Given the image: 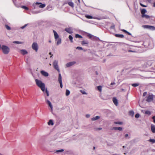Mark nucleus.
I'll return each mask as SVG.
<instances>
[{
  "label": "nucleus",
  "instance_id": "1",
  "mask_svg": "<svg viewBox=\"0 0 155 155\" xmlns=\"http://www.w3.org/2000/svg\"><path fill=\"white\" fill-rule=\"evenodd\" d=\"M36 85L40 87L42 91L44 92L45 91V84L41 81L37 79L35 80Z\"/></svg>",
  "mask_w": 155,
  "mask_h": 155
},
{
  "label": "nucleus",
  "instance_id": "2",
  "mask_svg": "<svg viewBox=\"0 0 155 155\" xmlns=\"http://www.w3.org/2000/svg\"><path fill=\"white\" fill-rule=\"evenodd\" d=\"M2 49L3 53L5 54H8L10 51L9 48L8 46L4 45L2 46Z\"/></svg>",
  "mask_w": 155,
  "mask_h": 155
},
{
  "label": "nucleus",
  "instance_id": "3",
  "mask_svg": "<svg viewBox=\"0 0 155 155\" xmlns=\"http://www.w3.org/2000/svg\"><path fill=\"white\" fill-rule=\"evenodd\" d=\"M32 48L36 52H37L38 50V44L36 42H34L32 45Z\"/></svg>",
  "mask_w": 155,
  "mask_h": 155
},
{
  "label": "nucleus",
  "instance_id": "4",
  "mask_svg": "<svg viewBox=\"0 0 155 155\" xmlns=\"http://www.w3.org/2000/svg\"><path fill=\"white\" fill-rule=\"evenodd\" d=\"M53 65L55 69L57 70L58 72H59V69L58 65V61L56 60L54 61L53 62Z\"/></svg>",
  "mask_w": 155,
  "mask_h": 155
},
{
  "label": "nucleus",
  "instance_id": "5",
  "mask_svg": "<svg viewBox=\"0 0 155 155\" xmlns=\"http://www.w3.org/2000/svg\"><path fill=\"white\" fill-rule=\"evenodd\" d=\"M153 100V95H149L146 99V101L148 102H150Z\"/></svg>",
  "mask_w": 155,
  "mask_h": 155
},
{
  "label": "nucleus",
  "instance_id": "6",
  "mask_svg": "<svg viewBox=\"0 0 155 155\" xmlns=\"http://www.w3.org/2000/svg\"><path fill=\"white\" fill-rule=\"evenodd\" d=\"M40 5L39 6V7L41 8H44L46 6L45 4H41V3L40 2H36L34 3L33 4L34 5Z\"/></svg>",
  "mask_w": 155,
  "mask_h": 155
},
{
  "label": "nucleus",
  "instance_id": "7",
  "mask_svg": "<svg viewBox=\"0 0 155 155\" xmlns=\"http://www.w3.org/2000/svg\"><path fill=\"white\" fill-rule=\"evenodd\" d=\"M87 36L90 39H91L92 40H94L96 38V37H95L93 35L89 33H87Z\"/></svg>",
  "mask_w": 155,
  "mask_h": 155
},
{
  "label": "nucleus",
  "instance_id": "8",
  "mask_svg": "<svg viewBox=\"0 0 155 155\" xmlns=\"http://www.w3.org/2000/svg\"><path fill=\"white\" fill-rule=\"evenodd\" d=\"M53 32L54 33V37L55 39V40L56 41V40H57V39L58 38H59V36L58 34H57V33L55 31L53 30Z\"/></svg>",
  "mask_w": 155,
  "mask_h": 155
},
{
  "label": "nucleus",
  "instance_id": "9",
  "mask_svg": "<svg viewBox=\"0 0 155 155\" xmlns=\"http://www.w3.org/2000/svg\"><path fill=\"white\" fill-rule=\"evenodd\" d=\"M75 63V62H71L66 64V66L67 67H69L73 65Z\"/></svg>",
  "mask_w": 155,
  "mask_h": 155
},
{
  "label": "nucleus",
  "instance_id": "10",
  "mask_svg": "<svg viewBox=\"0 0 155 155\" xmlns=\"http://www.w3.org/2000/svg\"><path fill=\"white\" fill-rule=\"evenodd\" d=\"M46 101L47 103L48 104V105L50 107L51 109L52 110L53 107L51 104V102L49 100H47L46 98Z\"/></svg>",
  "mask_w": 155,
  "mask_h": 155
},
{
  "label": "nucleus",
  "instance_id": "11",
  "mask_svg": "<svg viewBox=\"0 0 155 155\" xmlns=\"http://www.w3.org/2000/svg\"><path fill=\"white\" fill-rule=\"evenodd\" d=\"M41 74L42 75L45 77H47L48 76V73L47 72L44 71H41Z\"/></svg>",
  "mask_w": 155,
  "mask_h": 155
},
{
  "label": "nucleus",
  "instance_id": "12",
  "mask_svg": "<svg viewBox=\"0 0 155 155\" xmlns=\"http://www.w3.org/2000/svg\"><path fill=\"white\" fill-rule=\"evenodd\" d=\"M65 31L69 34H71L73 32L71 28H66L65 29Z\"/></svg>",
  "mask_w": 155,
  "mask_h": 155
},
{
  "label": "nucleus",
  "instance_id": "13",
  "mask_svg": "<svg viewBox=\"0 0 155 155\" xmlns=\"http://www.w3.org/2000/svg\"><path fill=\"white\" fill-rule=\"evenodd\" d=\"M151 129L153 133H155V125L152 124L151 126Z\"/></svg>",
  "mask_w": 155,
  "mask_h": 155
},
{
  "label": "nucleus",
  "instance_id": "14",
  "mask_svg": "<svg viewBox=\"0 0 155 155\" xmlns=\"http://www.w3.org/2000/svg\"><path fill=\"white\" fill-rule=\"evenodd\" d=\"M21 53L23 55H25L28 53L27 51L25 50H21L20 51Z\"/></svg>",
  "mask_w": 155,
  "mask_h": 155
},
{
  "label": "nucleus",
  "instance_id": "15",
  "mask_svg": "<svg viewBox=\"0 0 155 155\" xmlns=\"http://www.w3.org/2000/svg\"><path fill=\"white\" fill-rule=\"evenodd\" d=\"M89 42L87 41H83L81 42V44L82 45H88Z\"/></svg>",
  "mask_w": 155,
  "mask_h": 155
},
{
  "label": "nucleus",
  "instance_id": "16",
  "mask_svg": "<svg viewBox=\"0 0 155 155\" xmlns=\"http://www.w3.org/2000/svg\"><path fill=\"white\" fill-rule=\"evenodd\" d=\"M115 36L117 37L121 38H123L124 37V35L122 34H116Z\"/></svg>",
  "mask_w": 155,
  "mask_h": 155
},
{
  "label": "nucleus",
  "instance_id": "17",
  "mask_svg": "<svg viewBox=\"0 0 155 155\" xmlns=\"http://www.w3.org/2000/svg\"><path fill=\"white\" fill-rule=\"evenodd\" d=\"M57 42L56 44L57 45H58L61 43V38H59L57 39Z\"/></svg>",
  "mask_w": 155,
  "mask_h": 155
},
{
  "label": "nucleus",
  "instance_id": "18",
  "mask_svg": "<svg viewBox=\"0 0 155 155\" xmlns=\"http://www.w3.org/2000/svg\"><path fill=\"white\" fill-rule=\"evenodd\" d=\"M113 101L114 104L116 105H117L118 102L117 99L116 98H113Z\"/></svg>",
  "mask_w": 155,
  "mask_h": 155
},
{
  "label": "nucleus",
  "instance_id": "19",
  "mask_svg": "<svg viewBox=\"0 0 155 155\" xmlns=\"http://www.w3.org/2000/svg\"><path fill=\"white\" fill-rule=\"evenodd\" d=\"M100 118V117L99 116H96L95 117H94L91 119V120L93 121L95 120H98Z\"/></svg>",
  "mask_w": 155,
  "mask_h": 155
},
{
  "label": "nucleus",
  "instance_id": "20",
  "mask_svg": "<svg viewBox=\"0 0 155 155\" xmlns=\"http://www.w3.org/2000/svg\"><path fill=\"white\" fill-rule=\"evenodd\" d=\"M58 81L59 82H62V77L61 74H59L58 75Z\"/></svg>",
  "mask_w": 155,
  "mask_h": 155
},
{
  "label": "nucleus",
  "instance_id": "21",
  "mask_svg": "<svg viewBox=\"0 0 155 155\" xmlns=\"http://www.w3.org/2000/svg\"><path fill=\"white\" fill-rule=\"evenodd\" d=\"M142 17L143 18H145L146 19H149L150 18V16H149L145 14L142 15Z\"/></svg>",
  "mask_w": 155,
  "mask_h": 155
},
{
  "label": "nucleus",
  "instance_id": "22",
  "mask_svg": "<svg viewBox=\"0 0 155 155\" xmlns=\"http://www.w3.org/2000/svg\"><path fill=\"white\" fill-rule=\"evenodd\" d=\"M146 10L145 9H143L141 10V13L142 14V15H144L145 13L146 12Z\"/></svg>",
  "mask_w": 155,
  "mask_h": 155
},
{
  "label": "nucleus",
  "instance_id": "23",
  "mask_svg": "<svg viewBox=\"0 0 155 155\" xmlns=\"http://www.w3.org/2000/svg\"><path fill=\"white\" fill-rule=\"evenodd\" d=\"M48 124L49 125H53L54 123L52 120H50L48 122Z\"/></svg>",
  "mask_w": 155,
  "mask_h": 155
},
{
  "label": "nucleus",
  "instance_id": "24",
  "mask_svg": "<svg viewBox=\"0 0 155 155\" xmlns=\"http://www.w3.org/2000/svg\"><path fill=\"white\" fill-rule=\"evenodd\" d=\"M150 25H143L142 27L144 28H147L149 29Z\"/></svg>",
  "mask_w": 155,
  "mask_h": 155
},
{
  "label": "nucleus",
  "instance_id": "25",
  "mask_svg": "<svg viewBox=\"0 0 155 155\" xmlns=\"http://www.w3.org/2000/svg\"><path fill=\"white\" fill-rule=\"evenodd\" d=\"M102 87L101 86L97 87V89L100 92H101L102 91Z\"/></svg>",
  "mask_w": 155,
  "mask_h": 155
},
{
  "label": "nucleus",
  "instance_id": "26",
  "mask_svg": "<svg viewBox=\"0 0 155 155\" xmlns=\"http://www.w3.org/2000/svg\"><path fill=\"white\" fill-rule=\"evenodd\" d=\"M69 5L72 7H73L74 6V3L71 2H70L68 3Z\"/></svg>",
  "mask_w": 155,
  "mask_h": 155
},
{
  "label": "nucleus",
  "instance_id": "27",
  "mask_svg": "<svg viewBox=\"0 0 155 155\" xmlns=\"http://www.w3.org/2000/svg\"><path fill=\"white\" fill-rule=\"evenodd\" d=\"M85 17L87 18L88 19H92L93 18L92 16L89 15H86L85 16Z\"/></svg>",
  "mask_w": 155,
  "mask_h": 155
},
{
  "label": "nucleus",
  "instance_id": "28",
  "mask_svg": "<svg viewBox=\"0 0 155 155\" xmlns=\"http://www.w3.org/2000/svg\"><path fill=\"white\" fill-rule=\"evenodd\" d=\"M75 37L76 38H82V37L80 35H79L78 34H76L75 35Z\"/></svg>",
  "mask_w": 155,
  "mask_h": 155
},
{
  "label": "nucleus",
  "instance_id": "29",
  "mask_svg": "<svg viewBox=\"0 0 155 155\" xmlns=\"http://www.w3.org/2000/svg\"><path fill=\"white\" fill-rule=\"evenodd\" d=\"M129 115L132 116L133 117L134 115V112L133 111H130L129 112Z\"/></svg>",
  "mask_w": 155,
  "mask_h": 155
},
{
  "label": "nucleus",
  "instance_id": "30",
  "mask_svg": "<svg viewBox=\"0 0 155 155\" xmlns=\"http://www.w3.org/2000/svg\"><path fill=\"white\" fill-rule=\"evenodd\" d=\"M132 86L134 87H136L138 86L139 84L138 83H134L131 84Z\"/></svg>",
  "mask_w": 155,
  "mask_h": 155
},
{
  "label": "nucleus",
  "instance_id": "31",
  "mask_svg": "<svg viewBox=\"0 0 155 155\" xmlns=\"http://www.w3.org/2000/svg\"><path fill=\"white\" fill-rule=\"evenodd\" d=\"M70 94V92L69 90H66V95L67 96H68Z\"/></svg>",
  "mask_w": 155,
  "mask_h": 155
},
{
  "label": "nucleus",
  "instance_id": "32",
  "mask_svg": "<svg viewBox=\"0 0 155 155\" xmlns=\"http://www.w3.org/2000/svg\"><path fill=\"white\" fill-rule=\"evenodd\" d=\"M149 29L151 30H155V27L153 26L150 25V27Z\"/></svg>",
  "mask_w": 155,
  "mask_h": 155
},
{
  "label": "nucleus",
  "instance_id": "33",
  "mask_svg": "<svg viewBox=\"0 0 155 155\" xmlns=\"http://www.w3.org/2000/svg\"><path fill=\"white\" fill-rule=\"evenodd\" d=\"M69 38L71 42L72 43L73 42V41L72 37L71 35H69Z\"/></svg>",
  "mask_w": 155,
  "mask_h": 155
},
{
  "label": "nucleus",
  "instance_id": "34",
  "mask_svg": "<svg viewBox=\"0 0 155 155\" xmlns=\"http://www.w3.org/2000/svg\"><path fill=\"white\" fill-rule=\"evenodd\" d=\"M114 123L115 124H122V122H115Z\"/></svg>",
  "mask_w": 155,
  "mask_h": 155
},
{
  "label": "nucleus",
  "instance_id": "35",
  "mask_svg": "<svg viewBox=\"0 0 155 155\" xmlns=\"http://www.w3.org/2000/svg\"><path fill=\"white\" fill-rule=\"evenodd\" d=\"M149 141L150 142H151L152 143H155V140L153 139H150L149 140Z\"/></svg>",
  "mask_w": 155,
  "mask_h": 155
},
{
  "label": "nucleus",
  "instance_id": "36",
  "mask_svg": "<svg viewBox=\"0 0 155 155\" xmlns=\"http://www.w3.org/2000/svg\"><path fill=\"white\" fill-rule=\"evenodd\" d=\"M5 27L8 30H10L11 29L10 27L7 25H5Z\"/></svg>",
  "mask_w": 155,
  "mask_h": 155
},
{
  "label": "nucleus",
  "instance_id": "37",
  "mask_svg": "<svg viewBox=\"0 0 155 155\" xmlns=\"http://www.w3.org/2000/svg\"><path fill=\"white\" fill-rule=\"evenodd\" d=\"M76 49H78L79 50H83V48L81 47H77V48H76Z\"/></svg>",
  "mask_w": 155,
  "mask_h": 155
},
{
  "label": "nucleus",
  "instance_id": "38",
  "mask_svg": "<svg viewBox=\"0 0 155 155\" xmlns=\"http://www.w3.org/2000/svg\"><path fill=\"white\" fill-rule=\"evenodd\" d=\"M145 114H148L149 115H150V114H151V113L149 111H148V110H147L146 111V112H145Z\"/></svg>",
  "mask_w": 155,
  "mask_h": 155
},
{
  "label": "nucleus",
  "instance_id": "39",
  "mask_svg": "<svg viewBox=\"0 0 155 155\" xmlns=\"http://www.w3.org/2000/svg\"><path fill=\"white\" fill-rule=\"evenodd\" d=\"M22 8H24V9H25V10H28V8L27 7L25 6H22L21 7Z\"/></svg>",
  "mask_w": 155,
  "mask_h": 155
},
{
  "label": "nucleus",
  "instance_id": "40",
  "mask_svg": "<svg viewBox=\"0 0 155 155\" xmlns=\"http://www.w3.org/2000/svg\"><path fill=\"white\" fill-rule=\"evenodd\" d=\"M80 92L83 94H87V93L84 91L81 90H80Z\"/></svg>",
  "mask_w": 155,
  "mask_h": 155
},
{
  "label": "nucleus",
  "instance_id": "41",
  "mask_svg": "<svg viewBox=\"0 0 155 155\" xmlns=\"http://www.w3.org/2000/svg\"><path fill=\"white\" fill-rule=\"evenodd\" d=\"M139 117L140 114L138 113L136 114V115H135V117L136 118H138V117Z\"/></svg>",
  "mask_w": 155,
  "mask_h": 155
},
{
  "label": "nucleus",
  "instance_id": "42",
  "mask_svg": "<svg viewBox=\"0 0 155 155\" xmlns=\"http://www.w3.org/2000/svg\"><path fill=\"white\" fill-rule=\"evenodd\" d=\"M45 93L46 94L47 96H49V94L48 91L47 89H46L45 90Z\"/></svg>",
  "mask_w": 155,
  "mask_h": 155
},
{
  "label": "nucleus",
  "instance_id": "43",
  "mask_svg": "<svg viewBox=\"0 0 155 155\" xmlns=\"http://www.w3.org/2000/svg\"><path fill=\"white\" fill-rule=\"evenodd\" d=\"M28 25V24H25L22 27H21V28L22 29H23L24 28H25Z\"/></svg>",
  "mask_w": 155,
  "mask_h": 155
},
{
  "label": "nucleus",
  "instance_id": "44",
  "mask_svg": "<svg viewBox=\"0 0 155 155\" xmlns=\"http://www.w3.org/2000/svg\"><path fill=\"white\" fill-rule=\"evenodd\" d=\"M64 151L63 149H61L56 151V152H62Z\"/></svg>",
  "mask_w": 155,
  "mask_h": 155
},
{
  "label": "nucleus",
  "instance_id": "45",
  "mask_svg": "<svg viewBox=\"0 0 155 155\" xmlns=\"http://www.w3.org/2000/svg\"><path fill=\"white\" fill-rule=\"evenodd\" d=\"M59 83L60 84V87H61V88H62V87H63V85H62V82H59Z\"/></svg>",
  "mask_w": 155,
  "mask_h": 155
},
{
  "label": "nucleus",
  "instance_id": "46",
  "mask_svg": "<svg viewBox=\"0 0 155 155\" xmlns=\"http://www.w3.org/2000/svg\"><path fill=\"white\" fill-rule=\"evenodd\" d=\"M147 92H144L143 94V97H145V96H146V95H147Z\"/></svg>",
  "mask_w": 155,
  "mask_h": 155
},
{
  "label": "nucleus",
  "instance_id": "47",
  "mask_svg": "<svg viewBox=\"0 0 155 155\" xmlns=\"http://www.w3.org/2000/svg\"><path fill=\"white\" fill-rule=\"evenodd\" d=\"M122 128L121 127H118V128H117V130L120 131L121 130H122Z\"/></svg>",
  "mask_w": 155,
  "mask_h": 155
},
{
  "label": "nucleus",
  "instance_id": "48",
  "mask_svg": "<svg viewBox=\"0 0 155 155\" xmlns=\"http://www.w3.org/2000/svg\"><path fill=\"white\" fill-rule=\"evenodd\" d=\"M140 5L143 7H147V6L146 5H143L141 3H140Z\"/></svg>",
  "mask_w": 155,
  "mask_h": 155
},
{
  "label": "nucleus",
  "instance_id": "49",
  "mask_svg": "<svg viewBox=\"0 0 155 155\" xmlns=\"http://www.w3.org/2000/svg\"><path fill=\"white\" fill-rule=\"evenodd\" d=\"M152 119L153 120V122L155 123V116L152 117Z\"/></svg>",
  "mask_w": 155,
  "mask_h": 155
},
{
  "label": "nucleus",
  "instance_id": "50",
  "mask_svg": "<svg viewBox=\"0 0 155 155\" xmlns=\"http://www.w3.org/2000/svg\"><path fill=\"white\" fill-rule=\"evenodd\" d=\"M121 31L126 33V32H127V31L124 29H122L121 30Z\"/></svg>",
  "mask_w": 155,
  "mask_h": 155
},
{
  "label": "nucleus",
  "instance_id": "51",
  "mask_svg": "<svg viewBox=\"0 0 155 155\" xmlns=\"http://www.w3.org/2000/svg\"><path fill=\"white\" fill-rule=\"evenodd\" d=\"M90 115L89 114H87L86 115V117L87 118H89L90 117Z\"/></svg>",
  "mask_w": 155,
  "mask_h": 155
},
{
  "label": "nucleus",
  "instance_id": "52",
  "mask_svg": "<svg viewBox=\"0 0 155 155\" xmlns=\"http://www.w3.org/2000/svg\"><path fill=\"white\" fill-rule=\"evenodd\" d=\"M14 43H17V44L20 43L19 41H15L14 42Z\"/></svg>",
  "mask_w": 155,
  "mask_h": 155
},
{
  "label": "nucleus",
  "instance_id": "53",
  "mask_svg": "<svg viewBox=\"0 0 155 155\" xmlns=\"http://www.w3.org/2000/svg\"><path fill=\"white\" fill-rule=\"evenodd\" d=\"M118 127H114L113 129L115 130H117Z\"/></svg>",
  "mask_w": 155,
  "mask_h": 155
},
{
  "label": "nucleus",
  "instance_id": "54",
  "mask_svg": "<svg viewBox=\"0 0 155 155\" xmlns=\"http://www.w3.org/2000/svg\"><path fill=\"white\" fill-rule=\"evenodd\" d=\"M115 84V83L114 82H112V83H111V84H110V85H114V84Z\"/></svg>",
  "mask_w": 155,
  "mask_h": 155
},
{
  "label": "nucleus",
  "instance_id": "55",
  "mask_svg": "<svg viewBox=\"0 0 155 155\" xmlns=\"http://www.w3.org/2000/svg\"><path fill=\"white\" fill-rule=\"evenodd\" d=\"M126 33L127 34L129 35H131V34L129 32L127 31V32H126Z\"/></svg>",
  "mask_w": 155,
  "mask_h": 155
},
{
  "label": "nucleus",
  "instance_id": "56",
  "mask_svg": "<svg viewBox=\"0 0 155 155\" xmlns=\"http://www.w3.org/2000/svg\"><path fill=\"white\" fill-rule=\"evenodd\" d=\"M128 51L129 52H134V51L132 50H128Z\"/></svg>",
  "mask_w": 155,
  "mask_h": 155
},
{
  "label": "nucleus",
  "instance_id": "57",
  "mask_svg": "<svg viewBox=\"0 0 155 155\" xmlns=\"http://www.w3.org/2000/svg\"><path fill=\"white\" fill-rule=\"evenodd\" d=\"M147 1L149 3H151L152 1L151 0H147Z\"/></svg>",
  "mask_w": 155,
  "mask_h": 155
},
{
  "label": "nucleus",
  "instance_id": "58",
  "mask_svg": "<svg viewBox=\"0 0 155 155\" xmlns=\"http://www.w3.org/2000/svg\"><path fill=\"white\" fill-rule=\"evenodd\" d=\"M97 129L98 130H100L102 129V128H97Z\"/></svg>",
  "mask_w": 155,
  "mask_h": 155
},
{
  "label": "nucleus",
  "instance_id": "59",
  "mask_svg": "<svg viewBox=\"0 0 155 155\" xmlns=\"http://www.w3.org/2000/svg\"><path fill=\"white\" fill-rule=\"evenodd\" d=\"M128 136V134H125V137H127Z\"/></svg>",
  "mask_w": 155,
  "mask_h": 155
},
{
  "label": "nucleus",
  "instance_id": "60",
  "mask_svg": "<svg viewBox=\"0 0 155 155\" xmlns=\"http://www.w3.org/2000/svg\"><path fill=\"white\" fill-rule=\"evenodd\" d=\"M153 6L155 7V2L153 3Z\"/></svg>",
  "mask_w": 155,
  "mask_h": 155
},
{
  "label": "nucleus",
  "instance_id": "61",
  "mask_svg": "<svg viewBox=\"0 0 155 155\" xmlns=\"http://www.w3.org/2000/svg\"><path fill=\"white\" fill-rule=\"evenodd\" d=\"M49 43H51V40H49Z\"/></svg>",
  "mask_w": 155,
  "mask_h": 155
},
{
  "label": "nucleus",
  "instance_id": "62",
  "mask_svg": "<svg viewBox=\"0 0 155 155\" xmlns=\"http://www.w3.org/2000/svg\"><path fill=\"white\" fill-rule=\"evenodd\" d=\"M111 28H114V26H111Z\"/></svg>",
  "mask_w": 155,
  "mask_h": 155
},
{
  "label": "nucleus",
  "instance_id": "63",
  "mask_svg": "<svg viewBox=\"0 0 155 155\" xmlns=\"http://www.w3.org/2000/svg\"><path fill=\"white\" fill-rule=\"evenodd\" d=\"M49 54H50V55H51V52H50L49 53Z\"/></svg>",
  "mask_w": 155,
  "mask_h": 155
},
{
  "label": "nucleus",
  "instance_id": "64",
  "mask_svg": "<svg viewBox=\"0 0 155 155\" xmlns=\"http://www.w3.org/2000/svg\"><path fill=\"white\" fill-rule=\"evenodd\" d=\"M95 147H93L94 149V150L95 149Z\"/></svg>",
  "mask_w": 155,
  "mask_h": 155
}]
</instances>
